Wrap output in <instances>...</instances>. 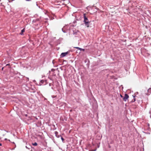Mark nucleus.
Returning <instances> with one entry per match:
<instances>
[{
	"mask_svg": "<svg viewBox=\"0 0 151 151\" xmlns=\"http://www.w3.org/2000/svg\"><path fill=\"white\" fill-rule=\"evenodd\" d=\"M96 149H95V150H90V151H96Z\"/></svg>",
	"mask_w": 151,
	"mask_h": 151,
	"instance_id": "obj_13",
	"label": "nucleus"
},
{
	"mask_svg": "<svg viewBox=\"0 0 151 151\" xmlns=\"http://www.w3.org/2000/svg\"><path fill=\"white\" fill-rule=\"evenodd\" d=\"M26 147L27 148L29 149L28 147L27 146H26Z\"/></svg>",
	"mask_w": 151,
	"mask_h": 151,
	"instance_id": "obj_16",
	"label": "nucleus"
},
{
	"mask_svg": "<svg viewBox=\"0 0 151 151\" xmlns=\"http://www.w3.org/2000/svg\"><path fill=\"white\" fill-rule=\"evenodd\" d=\"M148 92L150 93L151 92V88H150L148 90Z\"/></svg>",
	"mask_w": 151,
	"mask_h": 151,
	"instance_id": "obj_10",
	"label": "nucleus"
},
{
	"mask_svg": "<svg viewBox=\"0 0 151 151\" xmlns=\"http://www.w3.org/2000/svg\"><path fill=\"white\" fill-rule=\"evenodd\" d=\"M10 65V64L9 63V64H7L6 65V66H9Z\"/></svg>",
	"mask_w": 151,
	"mask_h": 151,
	"instance_id": "obj_12",
	"label": "nucleus"
},
{
	"mask_svg": "<svg viewBox=\"0 0 151 151\" xmlns=\"http://www.w3.org/2000/svg\"><path fill=\"white\" fill-rule=\"evenodd\" d=\"M25 31L24 29H23L21 30V32L20 33V35H22L23 32H24Z\"/></svg>",
	"mask_w": 151,
	"mask_h": 151,
	"instance_id": "obj_8",
	"label": "nucleus"
},
{
	"mask_svg": "<svg viewBox=\"0 0 151 151\" xmlns=\"http://www.w3.org/2000/svg\"><path fill=\"white\" fill-rule=\"evenodd\" d=\"M129 98V96L128 95L125 93V94L124 96V97L123 98V100L124 101H126Z\"/></svg>",
	"mask_w": 151,
	"mask_h": 151,
	"instance_id": "obj_2",
	"label": "nucleus"
},
{
	"mask_svg": "<svg viewBox=\"0 0 151 151\" xmlns=\"http://www.w3.org/2000/svg\"><path fill=\"white\" fill-rule=\"evenodd\" d=\"M45 82V81L44 80H42L41 81H40V85H41L43 83H44Z\"/></svg>",
	"mask_w": 151,
	"mask_h": 151,
	"instance_id": "obj_7",
	"label": "nucleus"
},
{
	"mask_svg": "<svg viewBox=\"0 0 151 151\" xmlns=\"http://www.w3.org/2000/svg\"><path fill=\"white\" fill-rule=\"evenodd\" d=\"M68 54V52L62 53L60 55V58H63L66 56Z\"/></svg>",
	"mask_w": 151,
	"mask_h": 151,
	"instance_id": "obj_3",
	"label": "nucleus"
},
{
	"mask_svg": "<svg viewBox=\"0 0 151 151\" xmlns=\"http://www.w3.org/2000/svg\"><path fill=\"white\" fill-rule=\"evenodd\" d=\"M3 68H2V70H3Z\"/></svg>",
	"mask_w": 151,
	"mask_h": 151,
	"instance_id": "obj_18",
	"label": "nucleus"
},
{
	"mask_svg": "<svg viewBox=\"0 0 151 151\" xmlns=\"http://www.w3.org/2000/svg\"><path fill=\"white\" fill-rule=\"evenodd\" d=\"M149 52L148 51V50H145V52L144 55L145 56H148L150 55Z\"/></svg>",
	"mask_w": 151,
	"mask_h": 151,
	"instance_id": "obj_4",
	"label": "nucleus"
},
{
	"mask_svg": "<svg viewBox=\"0 0 151 151\" xmlns=\"http://www.w3.org/2000/svg\"><path fill=\"white\" fill-rule=\"evenodd\" d=\"M1 145H2L0 143V146H1Z\"/></svg>",
	"mask_w": 151,
	"mask_h": 151,
	"instance_id": "obj_15",
	"label": "nucleus"
},
{
	"mask_svg": "<svg viewBox=\"0 0 151 151\" xmlns=\"http://www.w3.org/2000/svg\"><path fill=\"white\" fill-rule=\"evenodd\" d=\"M27 1H30V0H26Z\"/></svg>",
	"mask_w": 151,
	"mask_h": 151,
	"instance_id": "obj_17",
	"label": "nucleus"
},
{
	"mask_svg": "<svg viewBox=\"0 0 151 151\" xmlns=\"http://www.w3.org/2000/svg\"><path fill=\"white\" fill-rule=\"evenodd\" d=\"M61 139L63 142L64 141V139L63 137H61Z\"/></svg>",
	"mask_w": 151,
	"mask_h": 151,
	"instance_id": "obj_11",
	"label": "nucleus"
},
{
	"mask_svg": "<svg viewBox=\"0 0 151 151\" xmlns=\"http://www.w3.org/2000/svg\"><path fill=\"white\" fill-rule=\"evenodd\" d=\"M84 22L85 23V24H86V25L87 27H89V25L88 24V19L86 17L85 14H84Z\"/></svg>",
	"mask_w": 151,
	"mask_h": 151,
	"instance_id": "obj_1",
	"label": "nucleus"
},
{
	"mask_svg": "<svg viewBox=\"0 0 151 151\" xmlns=\"http://www.w3.org/2000/svg\"><path fill=\"white\" fill-rule=\"evenodd\" d=\"M120 96H121V97H122V98H123V96H122V95L120 94Z\"/></svg>",
	"mask_w": 151,
	"mask_h": 151,
	"instance_id": "obj_14",
	"label": "nucleus"
},
{
	"mask_svg": "<svg viewBox=\"0 0 151 151\" xmlns=\"http://www.w3.org/2000/svg\"><path fill=\"white\" fill-rule=\"evenodd\" d=\"M32 145H33V146H37V142H35L34 143H32Z\"/></svg>",
	"mask_w": 151,
	"mask_h": 151,
	"instance_id": "obj_9",
	"label": "nucleus"
},
{
	"mask_svg": "<svg viewBox=\"0 0 151 151\" xmlns=\"http://www.w3.org/2000/svg\"><path fill=\"white\" fill-rule=\"evenodd\" d=\"M56 136L57 137H59V136L58 135V132L57 131H55V132Z\"/></svg>",
	"mask_w": 151,
	"mask_h": 151,
	"instance_id": "obj_5",
	"label": "nucleus"
},
{
	"mask_svg": "<svg viewBox=\"0 0 151 151\" xmlns=\"http://www.w3.org/2000/svg\"><path fill=\"white\" fill-rule=\"evenodd\" d=\"M75 48H77V49H79L81 51H84L85 50V49H82V48H80L78 47H76Z\"/></svg>",
	"mask_w": 151,
	"mask_h": 151,
	"instance_id": "obj_6",
	"label": "nucleus"
}]
</instances>
